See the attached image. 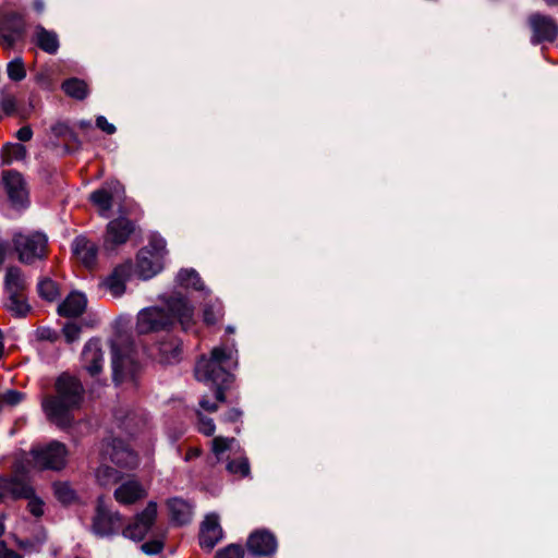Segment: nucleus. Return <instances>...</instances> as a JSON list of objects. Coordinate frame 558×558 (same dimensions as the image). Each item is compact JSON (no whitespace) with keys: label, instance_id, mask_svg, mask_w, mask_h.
Returning <instances> with one entry per match:
<instances>
[{"label":"nucleus","instance_id":"1","mask_svg":"<svg viewBox=\"0 0 558 558\" xmlns=\"http://www.w3.org/2000/svg\"><path fill=\"white\" fill-rule=\"evenodd\" d=\"M56 393L43 401V409L48 420L60 428L71 426L73 411L78 409L84 399L82 383L68 373L61 374L54 383Z\"/></svg>","mask_w":558,"mask_h":558},{"label":"nucleus","instance_id":"2","mask_svg":"<svg viewBox=\"0 0 558 558\" xmlns=\"http://www.w3.org/2000/svg\"><path fill=\"white\" fill-rule=\"evenodd\" d=\"M166 306L167 310L158 306L142 310L137 315V332L144 335L167 330L174 322H179L184 330L193 325V307L184 296L171 295Z\"/></svg>","mask_w":558,"mask_h":558},{"label":"nucleus","instance_id":"3","mask_svg":"<svg viewBox=\"0 0 558 558\" xmlns=\"http://www.w3.org/2000/svg\"><path fill=\"white\" fill-rule=\"evenodd\" d=\"M236 354L238 351L233 348L217 347L211 350L209 359L203 356L196 363V378L216 387L215 398L218 402L226 401L225 389L233 380V376L227 371V367L232 364L236 365Z\"/></svg>","mask_w":558,"mask_h":558},{"label":"nucleus","instance_id":"4","mask_svg":"<svg viewBox=\"0 0 558 558\" xmlns=\"http://www.w3.org/2000/svg\"><path fill=\"white\" fill-rule=\"evenodd\" d=\"M166 254V240L157 234H151L148 245L137 254L136 270L138 276L147 280L157 275L163 267Z\"/></svg>","mask_w":558,"mask_h":558},{"label":"nucleus","instance_id":"5","mask_svg":"<svg viewBox=\"0 0 558 558\" xmlns=\"http://www.w3.org/2000/svg\"><path fill=\"white\" fill-rule=\"evenodd\" d=\"M29 454L35 468L60 471L66 464L68 449L64 444L52 440L46 445H35Z\"/></svg>","mask_w":558,"mask_h":558},{"label":"nucleus","instance_id":"6","mask_svg":"<svg viewBox=\"0 0 558 558\" xmlns=\"http://www.w3.org/2000/svg\"><path fill=\"white\" fill-rule=\"evenodd\" d=\"M12 242L19 254L20 262L24 264H32L45 257L47 238L40 232L15 233Z\"/></svg>","mask_w":558,"mask_h":558},{"label":"nucleus","instance_id":"7","mask_svg":"<svg viewBox=\"0 0 558 558\" xmlns=\"http://www.w3.org/2000/svg\"><path fill=\"white\" fill-rule=\"evenodd\" d=\"M111 365L113 380L118 384L134 379L138 369L131 348L118 343L111 344Z\"/></svg>","mask_w":558,"mask_h":558},{"label":"nucleus","instance_id":"8","mask_svg":"<svg viewBox=\"0 0 558 558\" xmlns=\"http://www.w3.org/2000/svg\"><path fill=\"white\" fill-rule=\"evenodd\" d=\"M123 518L118 511L108 509L99 498L93 518L92 531L98 537H110L121 530Z\"/></svg>","mask_w":558,"mask_h":558},{"label":"nucleus","instance_id":"9","mask_svg":"<svg viewBox=\"0 0 558 558\" xmlns=\"http://www.w3.org/2000/svg\"><path fill=\"white\" fill-rule=\"evenodd\" d=\"M157 519V504L149 501L145 509L137 513L133 521L122 529V535L133 542H142L151 531Z\"/></svg>","mask_w":558,"mask_h":558},{"label":"nucleus","instance_id":"10","mask_svg":"<svg viewBox=\"0 0 558 558\" xmlns=\"http://www.w3.org/2000/svg\"><path fill=\"white\" fill-rule=\"evenodd\" d=\"M101 456L105 460L109 459L112 463L122 469L132 470L138 464L137 454L124 440L119 438L105 441Z\"/></svg>","mask_w":558,"mask_h":558},{"label":"nucleus","instance_id":"11","mask_svg":"<svg viewBox=\"0 0 558 558\" xmlns=\"http://www.w3.org/2000/svg\"><path fill=\"white\" fill-rule=\"evenodd\" d=\"M26 33L24 16L17 12L5 13L0 21V44L11 49L22 40Z\"/></svg>","mask_w":558,"mask_h":558},{"label":"nucleus","instance_id":"12","mask_svg":"<svg viewBox=\"0 0 558 558\" xmlns=\"http://www.w3.org/2000/svg\"><path fill=\"white\" fill-rule=\"evenodd\" d=\"M527 23L532 31V45L553 43L558 37V23L550 15L535 12L530 14Z\"/></svg>","mask_w":558,"mask_h":558},{"label":"nucleus","instance_id":"13","mask_svg":"<svg viewBox=\"0 0 558 558\" xmlns=\"http://www.w3.org/2000/svg\"><path fill=\"white\" fill-rule=\"evenodd\" d=\"M124 189L118 181L105 183L89 195V201L98 208L100 216L108 218L114 199L123 197Z\"/></svg>","mask_w":558,"mask_h":558},{"label":"nucleus","instance_id":"14","mask_svg":"<svg viewBox=\"0 0 558 558\" xmlns=\"http://www.w3.org/2000/svg\"><path fill=\"white\" fill-rule=\"evenodd\" d=\"M133 221L125 217H119L107 225L104 246L106 250H113L116 246L124 244L134 232Z\"/></svg>","mask_w":558,"mask_h":558},{"label":"nucleus","instance_id":"15","mask_svg":"<svg viewBox=\"0 0 558 558\" xmlns=\"http://www.w3.org/2000/svg\"><path fill=\"white\" fill-rule=\"evenodd\" d=\"M33 487L24 476L13 475L0 478V499L7 498L21 499L29 498L33 494Z\"/></svg>","mask_w":558,"mask_h":558},{"label":"nucleus","instance_id":"16","mask_svg":"<svg viewBox=\"0 0 558 558\" xmlns=\"http://www.w3.org/2000/svg\"><path fill=\"white\" fill-rule=\"evenodd\" d=\"M2 183L10 201L14 205H23L27 198V191L22 174L15 170L3 171Z\"/></svg>","mask_w":558,"mask_h":558},{"label":"nucleus","instance_id":"17","mask_svg":"<svg viewBox=\"0 0 558 558\" xmlns=\"http://www.w3.org/2000/svg\"><path fill=\"white\" fill-rule=\"evenodd\" d=\"M247 548L255 556H270L277 550V539L266 530L252 533L247 539Z\"/></svg>","mask_w":558,"mask_h":558},{"label":"nucleus","instance_id":"18","mask_svg":"<svg viewBox=\"0 0 558 558\" xmlns=\"http://www.w3.org/2000/svg\"><path fill=\"white\" fill-rule=\"evenodd\" d=\"M147 495L144 486L136 480L131 478L123 482L114 490V499L120 505H133L138 500L145 498Z\"/></svg>","mask_w":558,"mask_h":558},{"label":"nucleus","instance_id":"19","mask_svg":"<svg viewBox=\"0 0 558 558\" xmlns=\"http://www.w3.org/2000/svg\"><path fill=\"white\" fill-rule=\"evenodd\" d=\"M82 360L84 367L92 375H98L102 369L104 352L98 339H90L83 349Z\"/></svg>","mask_w":558,"mask_h":558},{"label":"nucleus","instance_id":"20","mask_svg":"<svg viewBox=\"0 0 558 558\" xmlns=\"http://www.w3.org/2000/svg\"><path fill=\"white\" fill-rule=\"evenodd\" d=\"M222 537V530L219 525V519L216 514H209L205 518L199 533V545L203 548L211 550Z\"/></svg>","mask_w":558,"mask_h":558},{"label":"nucleus","instance_id":"21","mask_svg":"<svg viewBox=\"0 0 558 558\" xmlns=\"http://www.w3.org/2000/svg\"><path fill=\"white\" fill-rule=\"evenodd\" d=\"M72 251L85 267L92 268L96 264L98 247L85 236L75 238L72 244Z\"/></svg>","mask_w":558,"mask_h":558},{"label":"nucleus","instance_id":"22","mask_svg":"<svg viewBox=\"0 0 558 558\" xmlns=\"http://www.w3.org/2000/svg\"><path fill=\"white\" fill-rule=\"evenodd\" d=\"M131 275V265L124 264L114 268L105 280L104 286L113 296H121L125 291V282Z\"/></svg>","mask_w":558,"mask_h":558},{"label":"nucleus","instance_id":"23","mask_svg":"<svg viewBox=\"0 0 558 558\" xmlns=\"http://www.w3.org/2000/svg\"><path fill=\"white\" fill-rule=\"evenodd\" d=\"M87 306V299L81 292H72L59 304L58 314L63 317H78Z\"/></svg>","mask_w":558,"mask_h":558},{"label":"nucleus","instance_id":"24","mask_svg":"<svg viewBox=\"0 0 558 558\" xmlns=\"http://www.w3.org/2000/svg\"><path fill=\"white\" fill-rule=\"evenodd\" d=\"M158 352L161 363H175L182 353L181 341L174 337H168L158 343Z\"/></svg>","mask_w":558,"mask_h":558},{"label":"nucleus","instance_id":"25","mask_svg":"<svg viewBox=\"0 0 558 558\" xmlns=\"http://www.w3.org/2000/svg\"><path fill=\"white\" fill-rule=\"evenodd\" d=\"M4 287L8 295L23 294L27 282L23 271L19 267L10 266L7 268Z\"/></svg>","mask_w":558,"mask_h":558},{"label":"nucleus","instance_id":"26","mask_svg":"<svg viewBox=\"0 0 558 558\" xmlns=\"http://www.w3.org/2000/svg\"><path fill=\"white\" fill-rule=\"evenodd\" d=\"M35 40L45 52L54 54L59 49V37L56 32L48 31L41 25L35 27Z\"/></svg>","mask_w":558,"mask_h":558},{"label":"nucleus","instance_id":"27","mask_svg":"<svg viewBox=\"0 0 558 558\" xmlns=\"http://www.w3.org/2000/svg\"><path fill=\"white\" fill-rule=\"evenodd\" d=\"M171 520L180 525L186 524L192 518V507L181 498H172L168 501Z\"/></svg>","mask_w":558,"mask_h":558},{"label":"nucleus","instance_id":"28","mask_svg":"<svg viewBox=\"0 0 558 558\" xmlns=\"http://www.w3.org/2000/svg\"><path fill=\"white\" fill-rule=\"evenodd\" d=\"M62 90L69 96L76 100H83L88 96L87 84L80 78L72 77L65 80L61 85Z\"/></svg>","mask_w":558,"mask_h":558},{"label":"nucleus","instance_id":"29","mask_svg":"<svg viewBox=\"0 0 558 558\" xmlns=\"http://www.w3.org/2000/svg\"><path fill=\"white\" fill-rule=\"evenodd\" d=\"M27 149L20 143H7L1 149V160L3 165H11L14 161L25 159Z\"/></svg>","mask_w":558,"mask_h":558},{"label":"nucleus","instance_id":"30","mask_svg":"<svg viewBox=\"0 0 558 558\" xmlns=\"http://www.w3.org/2000/svg\"><path fill=\"white\" fill-rule=\"evenodd\" d=\"M5 307L12 315L19 318H24L31 311V306L23 296V294L8 295Z\"/></svg>","mask_w":558,"mask_h":558},{"label":"nucleus","instance_id":"31","mask_svg":"<svg viewBox=\"0 0 558 558\" xmlns=\"http://www.w3.org/2000/svg\"><path fill=\"white\" fill-rule=\"evenodd\" d=\"M177 282L181 287L193 288L197 291H203L205 289L198 272L192 268L181 269L177 275Z\"/></svg>","mask_w":558,"mask_h":558},{"label":"nucleus","instance_id":"32","mask_svg":"<svg viewBox=\"0 0 558 558\" xmlns=\"http://www.w3.org/2000/svg\"><path fill=\"white\" fill-rule=\"evenodd\" d=\"M95 477L100 486L107 487L118 483L121 474L118 470L102 463L96 469Z\"/></svg>","mask_w":558,"mask_h":558},{"label":"nucleus","instance_id":"33","mask_svg":"<svg viewBox=\"0 0 558 558\" xmlns=\"http://www.w3.org/2000/svg\"><path fill=\"white\" fill-rule=\"evenodd\" d=\"M226 469L230 474L240 475L241 477L248 476L251 471L248 459L243 454L230 459Z\"/></svg>","mask_w":558,"mask_h":558},{"label":"nucleus","instance_id":"34","mask_svg":"<svg viewBox=\"0 0 558 558\" xmlns=\"http://www.w3.org/2000/svg\"><path fill=\"white\" fill-rule=\"evenodd\" d=\"M37 291L41 299L52 302L59 296L57 283L50 278H43L37 284Z\"/></svg>","mask_w":558,"mask_h":558},{"label":"nucleus","instance_id":"35","mask_svg":"<svg viewBox=\"0 0 558 558\" xmlns=\"http://www.w3.org/2000/svg\"><path fill=\"white\" fill-rule=\"evenodd\" d=\"M56 498L63 505H70L76 499V493L66 482H57L53 484Z\"/></svg>","mask_w":558,"mask_h":558},{"label":"nucleus","instance_id":"36","mask_svg":"<svg viewBox=\"0 0 558 558\" xmlns=\"http://www.w3.org/2000/svg\"><path fill=\"white\" fill-rule=\"evenodd\" d=\"M8 77L13 82H21L26 77V69L21 57H16L7 64Z\"/></svg>","mask_w":558,"mask_h":558},{"label":"nucleus","instance_id":"37","mask_svg":"<svg viewBox=\"0 0 558 558\" xmlns=\"http://www.w3.org/2000/svg\"><path fill=\"white\" fill-rule=\"evenodd\" d=\"M234 445H236V440L232 437L229 438V437L218 436L211 440V449H213V452L215 453L217 460H221L222 454L226 451H232Z\"/></svg>","mask_w":558,"mask_h":558},{"label":"nucleus","instance_id":"38","mask_svg":"<svg viewBox=\"0 0 558 558\" xmlns=\"http://www.w3.org/2000/svg\"><path fill=\"white\" fill-rule=\"evenodd\" d=\"M204 322L207 325L216 324L222 316V306L220 302H215L213 304H206L204 308Z\"/></svg>","mask_w":558,"mask_h":558},{"label":"nucleus","instance_id":"39","mask_svg":"<svg viewBox=\"0 0 558 558\" xmlns=\"http://www.w3.org/2000/svg\"><path fill=\"white\" fill-rule=\"evenodd\" d=\"M163 541L161 538H154L141 545V550L146 555H157L163 549Z\"/></svg>","mask_w":558,"mask_h":558},{"label":"nucleus","instance_id":"40","mask_svg":"<svg viewBox=\"0 0 558 558\" xmlns=\"http://www.w3.org/2000/svg\"><path fill=\"white\" fill-rule=\"evenodd\" d=\"M197 417H198V430L206 435L211 436L215 433L216 426L214 424V421L205 415H203L201 412L197 411Z\"/></svg>","mask_w":558,"mask_h":558},{"label":"nucleus","instance_id":"41","mask_svg":"<svg viewBox=\"0 0 558 558\" xmlns=\"http://www.w3.org/2000/svg\"><path fill=\"white\" fill-rule=\"evenodd\" d=\"M26 499L28 500L27 508L29 512L36 518L41 517L44 514V501L35 495L34 490L32 497Z\"/></svg>","mask_w":558,"mask_h":558},{"label":"nucleus","instance_id":"42","mask_svg":"<svg viewBox=\"0 0 558 558\" xmlns=\"http://www.w3.org/2000/svg\"><path fill=\"white\" fill-rule=\"evenodd\" d=\"M36 339L39 341L56 342L59 339V333L50 327H39L35 331Z\"/></svg>","mask_w":558,"mask_h":558},{"label":"nucleus","instance_id":"43","mask_svg":"<svg viewBox=\"0 0 558 558\" xmlns=\"http://www.w3.org/2000/svg\"><path fill=\"white\" fill-rule=\"evenodd\" d=\"M244 551L240 545H229L217 553L216 558H243Z\"/></svg>","mask_w":558,"mask_h":558},{"label":"nucleus","instance_id":"44","mask_svg":"<svg viewBox=\"0 0 558 558\" xmlns=\"http://www.w3.org/2000/svg\"><path fill=\"white\" fill-rule=\"evenodd\" d=\"M62 332L66 342L72 343L80 338L81 327L74 323H66L62 328Z\"/></svg>","mask_w":558,"mask_h":558},{"label":"nucleus","instance_id":"45","mask_svg":"<svg viewBox=\"0 0 558 558\" xmlns=\"http://www.w3.org/2000/svg\"><path fill=\"white\" fill-rule=\"evenodd\" d=\"M0 106L7 116H11L16 111V99L13 95L2 94Z\"/></svg>","mask_w":558,"mask_h":558},{"label":"nucleus","instance_id":"46","mask_svg":"<svg viewBox=\"0 0 558 558\" xmlns=\"http://www.w3.org/2000/svg\"><path fill=\"white\" fill-rule=\"evenodd\" d=\"M96 125L107 134H113L117 130L116 126L112 123H109L104 116L97 117Z\"/></svg>","mask_w":558,"mask_h":558},{"label":"nucleus","instance_id":"47","mask_svg":"<svg viewBox=\"0 0 558 558\" xmlns=\"http://www.w3.org/2000/svg\"><path fill=\"white\" fill-rule=\"evenodd\" d=\"M15 136L21 142H28L33 137V131H32L31 126L25 125V126H22L20 130H17Z\"/></svg>","mask_w":558,"mask_h":558},{"label":"nucleus","instance_id":"48","mask_svg":"<svg viewBox=\"0 0 558 558\" xmlns=\"http://www.w3.org/2000/svg\"><path fill=\"white\" fill-rule=\"evenodd\" d=\"M51 132L57 137H62L69 132V128L64 123H57L51 126Z\"/></svg>","mask_w":558,"mask_h":558},{"label":"nucleus","instance_id":"49","mask_svg":"<svg viewBox=\"0 0 558 558\" xmlns=\"http://www.w3.org/2000/svg\"><path fill=\"white\" fill-rule=\"evenodd\" d=\"M199 407L208 412H216L218 410V404L215 402H210L206 397H203L199 400Z\"/></svg>","mask_w":558,"mask_h":558},{"label":"nucleus","instance_id":"50","mask_svg":"<svg viewBox=\"0 0 558 558\" xmlns=\"http://www.w3.org/2000/svg\"><path fill=\"white\" fill-rule=\"evenodd\" d=\"M242 415V412L239 409H230L225 413L223 420L226 422H236Z\"/></svg>","mask_w":558,"mask_h":558},{"label":"nucleus","instance_id":"51","mask_svg":"<svg viewBox=\"0 0 558 558\" xmlns=\"http://www.w3.org/2000/svg\"><path fill=\"white\" fill-rule=\"evenodd\" d=\"M7 248V243L0 240V266L3 264L5 259Z\"/></svg>","mask_w":558,"mask_h":558},{"label":"nucleus","instance_id":"52","mask_svg":"<svg viewBox=\"0 0 558 558\" xmlns=\"http://www.w3.org/2000/svg\"><path fill=\"white\" fill-rule=\"evenodd\" d=\"M33 5L38 13H43L45 10V3L43 0H35Z\"/></svg>","mask_w":558,"mask_h":558},{"label":"nucleus","instance_id":"53","mask_svg":"<svg viewBox=\"0 0 558 558\" xmlns=\"http://www.w3.org/2000/svg\"><path fill=\"white\" fill-rule=\"evenodd\" d=\"M201 453V451L198 449H191L186 456H185V460L189 461L195 457H198Z\"/></svg>","mask_w":558,"mask_h":558},{"label":"nucleus","instance_id":"54","mask_svg":"<svg viewBox=\"0 0 558 558\" xmlns=\"http://www.w3.org/2000/svg\"><path fill=\"white\" fill-rule=\"evenodd\" d=\"M548 5H555L558 3V0H544Z\"/></svg>","mask_w":558,"mask_h":558},{"label":"nucleus","instance_id":"55","mask_svg":"<svg viewBox=\"0 0 558 558\" xmlns=\"http://www.w3.org/2000/svg\"><path fill=\"white\" fill-rule=\"evenodd\" d=\"M227 332H229V333L234 332V328H233V327H231V326H228V327H227Z\"/></svg>","mask_w":558,"mask_h":558},{"label":"nucleus","instance_id":"56","mask_svg":"<svg viewBox=\"0 0 558 558\" xmlns=\"http://www.w3.org/2000/svg\"><path fill=\"white\" fill-rule=\"evenodd\" d=\"M75 558H81V557H75Z\"/></svg>","mask_w":558,"mask_h":558}]
</instances>
